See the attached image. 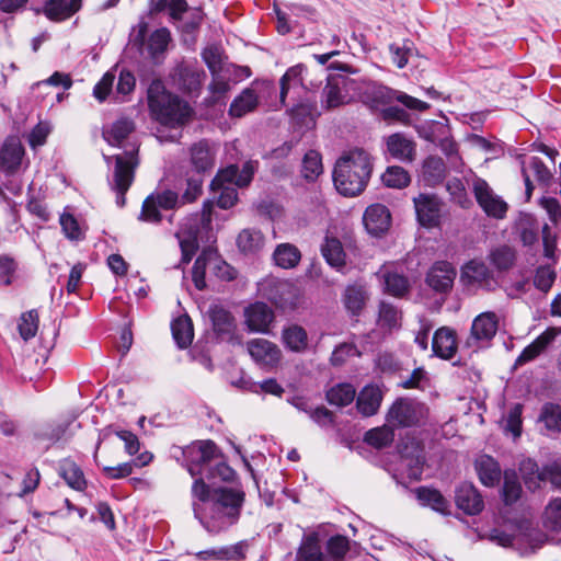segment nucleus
I'll return each mask as SVG.
<instances>
[{
    "instance_id": "1",
    "label": "nucleus",
    "mask_w": 561,
    "mask_h": 561,
    "mask_svg": "<svg viewBox=\"0 0 561 561\" xmlns=\"http://www.w3.org/2000/svg\"><path fill=\"white\" fill-rule=\"evenodd\" d=\"M244 492L232 488H219L214 490L206 508L193 503L195 518L210 534H218L236 524L244 503Z\"/></svg>"
},
{
    "instance_id": "2",
    "label": "nucleus",
    "mask_w": 561,
    "mask_h": 561,
    "mask_svg": "<svg viewBox=\"0 0 561 561\" xmlns=\"http://www.w3.org/2000/svg\"><path fill=\"white\" fill-rule=\"evenodd\" d=\"M373 172L370 154L355 148L337 159L333 170V182L336 191L344 196H356L367 186Z\"/></svg>"
},
{
    "instance_id": "3",
    "label": "nucleus",
    "mask_w": 561,
    "mask_h": 561,
    "mask_svg": "<svg viewBox=\"0 0 561 561\" xmlns=\"http://www.w3.org/2000/svg\"><path fill=\"white\" fill-rule=\"evenodd\" d=\"M147 99L152 117L162 125L176 127L185 124L192 108L187 102L167 91L162 80L154 79L148 87Z\"/></svg>"
},
{
    "instance_id": "4",
    "label": "nucleus",
    "mask_w": 561,
    "mask_h": 561,
    "mask_svg": "<svg viewBox=\"0 0 561 561\" xmlns=\"http://www.w3.org/2000/svg\"><path fill=\"white\" fill-rule=\"evenodd\" d=\"M138 149L139 147L136 144H131L121 153L104 156L110 168L107 182L111 190L116 193V204L119 207L125 206V195L135 179V170L139 164Z\"/></svg>"
},
{
    "instance_id": "5",
    "label": "nucleus",
    "mask_w": 561,
    "mask_h": 561,
    "mask_svg": "<svg viewBox=\"0 0 561 561\" xmlns=\"http://www.w3.org/2000/svg\"><path fill=\"white\" fill-rule=\"evenodd\" d=\"M257 165V161L249 160L243 163L242 169H239L237 164H230L218 171L210 183V190L213 192L219 191L217 198V206L219 208L229 209L238 201L236 187L226 184H233L238 187L248 186L253 179Z\"/></svg>"
},
{
    "instance_id": "6",
    "label": "nucleus",
    "mask_w": 561,
    "mask_h": 561,
    "mask_svg": "<svg viewBox=\"0 0 561 561\" xmlns=\"http://www.w3.org/2000/svg\"><path fill=\"white\" fill-rule=\"evenodd\" d=\"M488 538L499 546L516 549L522 556L535 552L546 540V536L529 520L519 522L513 534L494 528L490 530Z\"/></svg>"
},
{
    "instance_id": "7",
    "label": "nucleus",
    "mask_w": 561,
    "mask_h": 561,
    "mask_svg": "<svg viewBox=\"0 0 561 561\" xmlns=\"http://www.w3.org/2000/svg\"><path fill=\"white\" fill-rule=\"evenodd\" d=\"M214 203L209 199L203 203L202 215L193 216L181 225L176 237L180 240L182 262L187 264L198 249V233L201 226L206 227L211 222Z\"/></svg>"
},
{
    "instance_id": "8",
    "label": "nucleus",
    "mask_w": 561,
    "mask_h": 561,
    "mask_svg": "<svg viewBox=\"0 0 561 561\" xmlns=\"http://www.w3.org/2000/svg\"><path fill=\"white\" fill-rule=\"evenodd\" d=\"M366 101L373 108L379 105H390L393 101H398L409 110L424 112L430 108V104L402 91L390 89L386 85H373L365 93Z\"/></svg>"
},
{
    "instance_id": "9",
    "label": "nucleus",
    "mask_w": 561,
    "mask_h": 561,
    "mask_svg": "<svg viewBox=\"0 0 561 561\" xmlns=\"http://www.w3.org/2000/svg\"><path fill=\"white\" fill-rule=\"evenodd\" d=\"M356 89V81L345 75H330L321 93V104L331 110L347 104L351 92Z\"/></svg>"
},
{
    "instance_id": "10",
    "label": "nucleus",
    "mask_w": 561,
    "mask_h": 561,
    "mask_svg": "<svg viewBox=\"0 0 561 561\" xmlns=\"http://www.w3.org/2000/svg\"><path fill=\"white\" fill-rule=\"evenodd\" d=\"M180 195L171 190L152 193L142 203L139 219L146 222H160V209L169 210L181 207Z\"/></svg>"
},
{
    "instance_id": "11",
    "label": "nucleus",
    "mask_w": 561,
    "mask_h": 561,
    "mask_svg": "<svg viewBox=\"0 0 561 561\" xmlns=\"http://www.w3.org/2000/svg\"><path fill=\"white\" fill-rule=\"evenodd\" d=\"M423 404L410 399H397L387 413V422L391 426L410 427L422 419Z\"/></svg>"
},
{
    "instance_id": "12",
    "label": "nucleus",
    "mask_w": 561,
    "mask_h": 561,
    "mask_svg": "<svg viewBox=\"0 0 561 561\" xmlns=\"http://www.w3.org/2000/svg\"><path fill=\"white\" fill-rule=\"evenodd\" d=\"M499 329V317L492 311H485L477 316L467 339L468 347H481L488 345L495 336Z\"/></svg>"
},
{
    "instance_id": "13",
    "label": "nucleus",
    "mask_w": 561,
    "mask_h": 561,
    "mask_svg": "<svg viewBox=\"0 0 561 561\" xmlns=\"http://www.w3.org/2000/svg\"><path fill=\"white\" fill-rule=\"evenodd\" d=\"M207 316L217 340L232 345L240 344V340L236 335V320L230 311L221 306L213 305L209 307Z\"/></svg>"
},
{
    "instance_id": "14",
    "label": "nucleus",
    "mask_w": 561,
    "mask_h": 561,
    "mask_svg": "<svg viewBox=\"0 0 561 561\" xmlns=\"http://www.w3.org/2000/svg\"><path fill=\"white\" fill-rule=\"evenodd\" d=\"M473 193L479 206L488 216L503 218L507 211V204L495 195L486 181L476 179L473 182Z\"/></svg>"
},
{
    "instance_id": "15",
    "label": "nucleus",
    "mask_w": 561,
    "mask_h": 561,
    "mask_svg": "<svg viewBox=\"0 0 561 561\" xmlns=\"http://www.w3.org/2000/svg\"><path fill=\"white\" fill-rule=\"evenodd\" d=\"M416 219L426 228L437 227L440 222L442 202L431 194H420L413 198Z\"/></svg>"
},
{
    "instance_id": "16",
    "label": "nucleus",
    "mask_w": 561,
    "mask_h": 561,
    "mask_svg": "<svg viewBox=\"0 0 561 561\" xmlns=\"http://www.w3.org/2000/svg\"><path fill=\"white\" fill-rule=\"evenodd\" d=\"M248 351L252 359L264 369H273L282 358L278 346L265 339L249 341Z\"/></svg>"
},
{
    "instance_id": "17",
    "label": "nucleus",
    "mask_w": 561,
    "mask_h": 561,
    "mask_svg": "<svg viewBox=\"0 0 561 561\" xmlns=\"http://www.w3.org/2000/svg\"><path fill=\"white\" fill-rule=\"evenodd\" d=\"M456 275V268L449 262L438 261L428 270L425 282L436 293L446 294L453 288Z\"/></svg>"
},
{
    "instance_id": "18",
    "label": "nucleus",
    "mask_w": 561,
    "mask_h": 561,
    "mask_svg": "<svg viewBox=\"0 0 561 561\" xmlns=\"http://www.w3.org/2000/svg\"><path fill=\"white\" fill-rule=\"evenodd\" d=\"M216 149L206 139L193 144L190 148V162L197 174L210 173L215 167Z\"/></svg>"
},
{
    "instance_id": "19",
    "label": "nucleus",
    "mask_w": 561,
    "mask_h": 561,
    "mask_svg": "<svg viewBox=\"0 0 561 561\" xmlns=\"http://www.w3.org/2000/svg\"><path fill=\"white\" fill-rule=\"evenodd\" d=\"M561 335V327H549L529 345H527L516 358V365L522 366L536 359Z\"/></svg>"
},
{
    "instance_id": "20",
    "label": "nucleus",
    "mask_w": 561,
    "mask_h": 561,
    "mask_svg": "<svg viewBox=\"0 0 561 561\" xmlns=\"http://www.w3.org/2000/svg\"><path fill=\"white\" fill-rule=\"evenodd\" d=\"M387 152L391 158L411 163L416 157V142L403 133H393L386 138Z\"/></svg>"
},
{
    "instance_id": "21",
    "label": "nucleus",
    "mask_w": 561,
    "mask_h": 561,
    "mask_svg": "<svg viewBox=\"0 0 561 561\" xmlns=\"http://www.w3.org/2000/svg\"><path fill=\"white\" fill-rule=\"evenodd\" d=\"M24 148L16 137H8L0 148V170L7 175L15 174L22 163Z\"/></svg>"
},
{
    "instance_id": "22",
    "label": "nucleus",
    "mask_w": 561,
    "mask_h": 561,
    "mask_svg": "<svg viewBox=\"0 0 561 561\" xmlns=\"http://www.w3.org/2000/svg\"><path fill=\"white\" fill-rule=\"evenodd\" d=\"M363 221L369 234L379 237L388 231L391 225V215L385 205L374 204L366 208Z\"/></svg>"
},
{
    "instance_id": "23",
    "label": "nucleus",
    "mask_w": 561,
    "mask_h": 561,
    "mask_svg": "<svg viewBox=\"0 0 561 561\" xmlns=\"http://www.w3.org/2000/svg\"><path fill=\"white\" fill-rule=\"evenodd\" d=\"M270 300L279 309L294 310L299 302V288L290 282H277L270 290Z\"/></svg>"
},
{
    "instance_id": "24",
    "label": "nucleus",
    "mask_w": 561,
    "mask_h": 561,
    "mask_svg": "<svg viewBox=\"0 0 561 561\" xmlns=\"http://www.w3.org/2000/svg\"><path fill=\"white\" fill-rule=\"evenodd\" d=\"M456 505L467 515H477L483 507L484 502L479 491L470 483H462L456 490Z\"/></svg>"
},
{
    "instance_id": "25",
    "label": "nucleus",
    "mask_w": 561,
    "mask_h": 561,
    "mask_svg": "<svg viewBox=\"0 0 561 561\" xmlns=\"http://www.w3.org/2000/svg\"><path fill=\"white\" fill-rule=\"evenodd\" d=\"M461 278L468 284H478L486 289H491L495 283L492 272L484 262L479 260H471L463 265Z\"/></svg>"
},
{
    "instance_id": "26",
    "label": "nucleus",
    "mask_w": 561,
    "mask_h": 561,
    "mask_svg": "<svg viewBox=\"0 0 561 561\" xmlns=\"http://www.w3.org/2000/svg\"><path fill=\"white\" fill-rule=\"evenodd\" d=\"M170 42L171 33L167 27H161L152 32L145 47L148 58L156 65L161 64L165 58Z\"/></svg>"
},
{
    "instance_id": "27",
    "label": "nucleus",
    "mask_w": 561,
    "mask_h": 561,
    "mask_svg": "<svg viewBox=\"0 0 561 561\" xmlns=\"http://www.w3.org/2000/svg\"><path fill=\"white\" fill-rule=\"evenodd\" d=\"M245 322L251 331L265 332L274 319L271 308L264 302L250 305L244 312Z\"/></svg>"
},
{
    "instance_id": "28",
    "label": "nucleus",
    "mask_w": 561,
    "mask_h": 561,
    "mask_svg": "<svg viewBox=\"0 0 561 561\" xmlns=\"http://www.w3.org/2000/svg\"><path fill=\"white\" fill-rule=\"evenodd\" d=\"M383 393L379 386L367 385L358 393L356 407L364 416L375 415L382 402Z\"/></svg>"
},
{
    "instance_id": "29",
    "label": "nucleus",
    "mask_w": 561,
    "mask_h": 561,
    "mask_svg": "<svg viewBox=\"0 0 561 561\" xmlns=\"http://www.w3.org/2000/svg\"><path fill=\"white\" fill-rule=\"evenodd\" d=\"M432 351L443 359H451L457 352L455 331L446 327L439 328L434 333Z\"/></svg>"
},
{
    "instance_id": "30",
    "label": "nucleus",
    "mask_w": 561,
    "mask_h": 561,
    "mask_svg": "<svg viewBox=\"0 0 561 561\" xmlns=\"http://www.w3.org/2000/svg\"><path fill=\"white\" fill-rule=\"evenodd\" d=\"M245 547L247 545L240 541L231 546L201 550L194 553V556L199 561L241 560L244 558Z\"/></svg>"
},
{
    "instance_id": "31",
    "label": "nucleus",
    "mask_w": 561,
    "mask_h": 561,
    "mask_svg": "<svg viewBox=\"0 0 561 561\" xmlns=\"http://www.w3.org/2000/svg\"><path fill=\"white\" fill-rule=\"evenodd\" d=\"M180 88L188 93L198 92L206 73L203 69L191 64H182L176 68Z\"/></svg>"
},
{
    "instance_id": "32",
    "label": "nucleus",
    "mask_w": 561,
    "mask_h": 561,
    "mask_svg": "<svg viewBox=\"0 0 561 561\" xmlns=\"http://www.w3.org/2000/svg\"><path fill=\"white\" fill-rule=\"evenodd\" d=\"M192 462L188 466H195L196 471H206V469L221 458L217 445L213 440H202L198 447L193 449Z\"/></svg>"
},
{
    "instance_id": "33",
    "label": "nucleus",
    "mask_w": 561,
    "mask_h": 561,
    "mask_svg": "<svg viewBox=\"0 0 561 561\" xmlns=\"http://www.w3.org/2000/svg\"><path fill=\"white\" fill-rule=\"evenodd\" d=\"M321 254L325 262L336 271H341L346 264V254L342 242L335 238L327 236L321 244Z\"/></svg>"
},
{
    "instance_id": "34",
    "label": "nucleus",
    "mask_w": 561,
    "mask_h": 561,
    "mask_svg": "<svg viewBox=\"0 0 561 561\" xmlns=\"http://www.w3.org/2000/svg\"><path fill=\"white\" fill-rule=\"evenodd\" d=\"M81 8V0H45L44 13L49 20L64 21Z\"/></svg>"
},
{
    "instance_id": "35",
    "label": "nucleus",
    "mask_w": 561,
    "mask_h": 561,
    "mask_svg": "<svg viewBox=\"0 0 561 561\" xmlns=\"http://www.w3.org/2000/svg\"><path fill=\"white\" fill-rule=\"evenodd\" d=\"M476 470L481 483L485 486H494L500 482L501 468L491 456L483 455L476 460Z\"/></svg>"
},
{
    "instance_id": "36",
    "label": "nucleus",
    "mask_w": 561,
    "mask_h": 561,
    "mask_svg": "<svg viewBox=\"0 0 561 561\" xmlns=\"http://www.w3.org/2000/svg\"><path fill=\"white\" fill-rule=\"evenodd\" d=\"M282 341L286 348L294 353H304L308 348V333L298 324H291L283 329Z\"/></svg>"
},
{
    "instance_id": "37",
    "label": "nucleus",
    "mask_w": 561,
    "mask_h": 561,
    "mask_svg": "<svg viewBox=\"0 0 561 561\" xmlns=\"http://www.w3.org/2000/svg\"><path fill=\"white\" fill-rule=\"evenodd\" d=\"M187 470L192 477L202 476L213 483L216 481H232L236 474L234 470L221 461L220 458L210 465L206 471H196L195 466H188Z\"/></svg>"
},
{
    "instance_id": "38",
    "label": "nucleus",
    "mask_w": 561,
    "mask_h": 561,
    "mask_svg": "<svg viewBox=\"0 0 561 561\" xmlns=\"http://www.w3.org/2000/svg\"><path fill=\"white\" fill-rule=\"evenodd\" d=\"M134 129L135 124L130 118L121 117L103 130V137L111 146L118 147Z\"/></svg>"
},
{
    "instance_id": "39",
    "label": "nucleus",
    "mask_w": 561,
    "mask_h": 561,
    "mask_svg": "<svg viewBox=\"0 0 561 561\" xmlns=\"http://www.w3.org/2000/svg\"><path fill=\"white\" fill-rule=\"evenodd\" d=\"M367 300V291L363 285H348L343 295V302L348 312L358 316Z\"/></svg>"
},
{
    "instance_id": "40",
    "label": "nucleus",
    "mask_w": 561,
    "mask_h": 561,
    "mask_svg": "<svg viewBox=\"0 0 561 561\" xmlns=\"http://www.w3.org/2000/svg\"><path fill=\"white\" fill-rule=\"evenodd\" d=\"M423 179L430 186L439 184L446 173V165L442 158L436 156L427 157L422 167Z\"/></svg>"
},
{
    "instance_id": "41",
    "label": "nucleus",
    "mask_w": 561,
    "mask_h": 561,
    "mask_svg": "<svg viewBox=\"0 0 561 561\" xmlns=\"http://www.w3.org/2000/svg\"><path fill=\"white\" fill-rule=\"evenodd\" d=\"M237 245L244 254H255L264 247V236L256 229H243L237 238Z\"/></svg>"
},
{
    "instance_id": "42",
    "label": "nucleus",
    "mask_w": 561,
    "mask_h": 561,
    "mask_svg": "<svg viewBox=\"0 0 561 561\" xmlns=\"http://www.w3.org/2000/svg\"><path fill=\"white\" fill-rule=\"evenodd\" d=\"M172 335L180 348L191 345L194 331L191 319L187 316L176 318L171 324Z\"/></svg>"
},
{
    "instance_id": "43",
    "label": "nucleus",
    "mask_w": 561,
    "mask_h": 561,
    "mask_svg": "<svg viewBox=\"0 0 561 561\" xmlns=\"http://www.w3.org/2000/svg\"><path fill=\"white\" fill-rule=\"evenodd\" d=\"M415 493L422 505L430 506L438 513L448 514L449 504L439 491L420 486L416 489Z\"/></svg>"
},
{
    "instance_id": "44",
    "label": "nucleus",
    "mask_w": 561,
    "mask_h": 561,
    "mask_svg": "<svg viewBox=\"0 0 561 561\" xmlns=\"http://www.w3.org/2000/svg\"><path fill=\"white\" fill-rule=\"evenodd\" d=\"M301 259L299 249L290 243L278 244L273 253L275 264L282 268L295 267Z\"/></svg>"
},
{
    "instance_id": "45",
    "label": "nucleus",
    "mask_w": 561,
    "mask_h": 561,
    "mask_svg": "<svg viewBox=\"0 0 561 561\" xmlns=\"http://www.w3.org/2000/svg\"><path fill=\"white\" fill-rule=\"evenodd\" d=\"M503 478L502 499L506 505H512L520 499L523 489L515 470H505Z\"/></svg>"
},
{
    "instance_id": "46",
    "label": "nucleus",
    "mask_w": 561,
    "mask_h": 561,
    "mask_svg": "<svg viewBox=\"0 0 561 561\" xmlns=\"http://www.w3.org/2000/svg\"><path fill=\"white\" fill-rule=\"evenodd\" d=\"M257 106V95L252 89H244L229 107V114L234 117H242Z\"/></svg>"
},
{
    "instance_id": "47",
    "label": "nucleus",
    "mask_w": 561,
    "mask_h": 561,
    "mask_svg": "<svg viewBox=\"0 0 561 561\" xmlns=\"http://www.w3.org/2000/svg\"><path fill=\"white\" fill-rule=\"evenodd\" d=\"M59 473L64 478L66 483L77 491H82L87 485L83 471L73 461H62V463L60 465Z\"/></svg>"
},
{
    "instance_id": "48",
    "label": "nucleus",
    "mask_w": 561,
    "mask_h": 561,
    "mask_svg": "<svg viewBox=\"0 0 561 561\" xmlns=\"http://www.w3.org/2000/svg\"><path fill=\"white\" fill-rule=\"evenodd\" d=\"M355 396L356 390L351 383H339L327 391L328 402L340 408L351 404Z\"/></svg>"
},
{
    "instance_id": "49",
    "label": "nucleus",
    "mask_w": 561,
    "mask_h": 561,
    "mask_svg": "<svg viewBox=\"0 0 561 561\" xmlns=\"http://www.w3.org/2000/svg\"><path fill=\"white\" fill-rule=\"evenodd\" d=\"M215 254L210 251H203L194 262L192 278L198 290L206 288L205 273L207 265L214 266Z\"/></svg>"
},
{
    "instance_id": "50",
    "label": "nucleus",
    "mask_w": 561,
    "mask_h": 561,
    "mask_svg": "<svg viewBox=\"0 0 561 561\" xmlns=\"http://www.w3.org/2000/svg\"><path fill=\"white\" fill-rule=\"evenodd\" d=\"M519 471L528 490L535 491L540 488V483L543 482V476L536 461L529 458L523 460L519 465Z\"/></svg>"
},
{
    "instance_id": "51",
    "label": "nucleus",
    "mask_w": 561,
    "mask_h": 561,
    "mask_svg": "<svg viewBox=\"0 0 561 561\" xmlns=\"http://www.w3.org/2000/svg\"><path fill=\"white\" fill-rule=\"evenodd\" d=\"M381 181L387 187L404 188L411 182L409 172L399 165H391L381 175Z\"/></svg>"
},
{
    "instance_id": "52",
    "label": "nucleus",
    "mask_w": 561,
    "mask_h": 561,
    "mask_svg": "<svg viewBox=\"0 0 561 561\" xmlns=\"http://www.w3.org/2000/svg\"><path fill=\"white\" fill-rule=\"evenodd\" d=\"M393 439V430L387 425L371 428L368 432H366L364 436V442L377 449H381L391 445Z\"/></svg>"
},
{
    "instance_id": "53",
    "label": "nucleus",
    "mask_w": 561,
    "mask_h": 561,
    "mask_svg": "<svg viewBox=\"0 0 561 561\" xmlns=\"http://www.w3.org/2000/svg\"><path fill=\"white\" fill-rule=\"evenodd\" d=\"M306 69V67L301 64L290 67L285 75L280 78V102L282 104H285V99L288 93V91L291 88H296L299 85H302V71Z\"/></svg>"
},
{
    "instance_id": "54",
    "label": "nucleus",
    "mask_w": 561,
    "mask_h": 561,
    "mask_svg": "<svg viewBox=\"0 0 561 561\" xmlns=\"http://www.w3.org/2000/svg\"><path fill=\"white\" fill-rule=\"evenodd\" d=\"M69 425L70 423L67 422L44 424L35 431L34 437L37 440H48L50 443H56L65 437Z\"/></svg>"
},
{
    "instance_id": "55",
    "label": "nucleus",
    "mask_w": 561,
    "mask_h": 561,
    "mask_svg": "<svg viewBox=\"0 0 561 561\" xmlns=\"http://www.w3.org/2000/svg\"><path fill=\"white\" fill-rule=\"evenodd\" d=\"M386 291L394 297H403L409 293V279L397 272H388L383 275Z\"/></svg>"
},
{
    "instance_id": "56",
    "label": "nucleus",
    "mask_w": 561,
    "mask_h": 561,
    "mask_svg": "<svg viewBox=\"0 0 561 561\" xmlns=\"http://www.w3.org/2000/svg\"><path fill=\"white\" fill-rule=\"evenodd\" d=\"M297 561H327L316 537H307L297 552Z\"/></svg>"
},
{
    "instance_id": "57",
    "label": "nucleus",
    "mask_w": 561,
    "mask_h": 561,
    "mask_svg": "<svg viewBox=\"0 0 561 561\" xmlns=\"http://www.w3.org/2000/svg\"><path fill=\"white\" fill-rule=\"evenodd\" d=\"M539 420L545 426L554 432H561V404L547 402L542 405Z\"/></svg>"
},
{
    "instance_id": "58",
    "label": "nucleus",
    "mask_w": 561,
    "mask_h": 561,
    "mask_svg": "<svg viewBox=\"0 0 561 561\" xmlns=\"http://www.w3.org/2000/svg\"><path fill=\"white\" fill-rule=\"evenodd\" d=\"M489 260L499 271H506L514 264L515 252L508 245H501L490 252Z\"/></svg>"
},
{
    "instance_id": "59",
    "label": "nucleus",
    "mask_w": 561,
    "mask_h": 561,
    "mask_svg": "<svg viewBox=\"0 0 561 561\" xmlns=\"http://www.w3.org/2000/svg\"><path fill=\"white\" fill-rule=\"evenodd\" d=\"M322 170L320 153L316 150H309L302 160V176L308 181H313L322 173Z\"/></svg>"
},
{
    "instance_id": "60",
    "label": "nucleus",
    "mask_w": 561,
    "mask_h": 561,
    "mask_svg": "<svg viewBox=\"0 0 561 561\" xmlns=\"http://www.w3.org/2000/svg\"><path fill=\"white\" fill-rule=\"evenodd\" d=\"M18 330L24 341L35 336L38 330V313L36 310H30L20 317Z\"/></svg>"
},
{
    "instance_id": "61",
    "label": "nucleus",
    "mask_w": 561,
    "mask_h": 561,
    "mask_svg": "<svg viewBox=\"0 0 561 561\" xmlns=\"http://www.w3.org/2000/svg\"><path fill=\"white\" fill-rule=\"evenodd\" d=\"M60 226L66 238L72 241L84 239V230L71 214L64 213L60 216Z\"/></svg>"
},
{
    "instance_id": "62",
    "label": "nucleus",
    "mask_w": 561,
    "mask_h": 561,
    "mask_svg": "<svg viewBox=\"0 0 561 561\" xmlns=\"http://www.w3.org/2000/svg\"><path fill=\"white\" fill-rule=\"evenodd\" d=\"M545 526L553 531L561 530V497L553 499L545 510Z\"/></svg>"
},
{
    "instance_id": "63",
    "label": "nucleus",
    "mask_w": 561,
    "mask_h": 561,
    "mask_svg": "<svg viewBox=\"0 0 561 561\" xmlns=\"http://www.w3.org/2000/svg\"><path fill=\"white\" fill-rule=\"evenodd\" d=\"M381 118L389 123H399L405 126L412 124V115L404 108L397 105H389L380 111Z\"/></svg>"
},
{
    "instance_id": "64",
    "label": "nucleus",
    "mask_w": 561,
    "mask_h": 561,
    "mask_svg": "<svg viewBox=\"0 0 561 561\" xmlns=\"http://www.w3.org/2000/svg\"><path fill=\"white\" fill-rule=\"evenodd\" d=\"M350 550V540L347 537L342 535L332 536L327 542V551L330 557L334 560L344 559L345 554Z\"/></svg>"
}]
</instances>
